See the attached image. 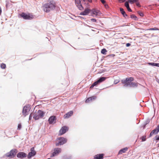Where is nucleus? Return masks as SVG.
I'll list each match as a JSON object with an SVG mask.
<instances>
[{"instance_id": "423d86ee", "label": "nucleus", "mask_w": 159, "mask_h": 159, "mask_svg": "<svg viewBox=\"0 0 159 159\" xmlns=\"http://www.w3.org/2000/svg\"><path fill=\"white\" fill-rule=\"evenodd\" d=\"M106 79V78L102 77L100 78L97 81L94 82L90 87V89L93 88L94 86H97L100 83L104 81Z\"/></svg>"}, {"instance_id": "39448f33", "label": "nucleus", "mask_w": 159, "mask_h": 159, "mask_svg": "<svg viewBox=\"0 0 159 159\" xmlns=\"http://www.w3.org/2000/svg\"><path fill=\"white\" fill-rule=\"evenodd\" d=\"M57 139L59 140V141L56 143L55 145L57 146L63 145L66 143L67 141V139L63 137H59Z\"/></svg>"}, {"instance_id": "bb28decb", "label": "nucleus", "mask_w": 159, "mask_h": 159, "mask_svg": "<svg viewBox=\"0 0 159 159\" xmlns=\"http://www.w3.org/2000/svg\"><path fill=\"white\" fill-rule=\"evenodd\" d=\"M75 2L77 6H78V5L80 4V0H75Z\"/></svg>"}, {"instance_id": "b1692460", "label": "nucleus", "mask_w": 159, "mask_h": 159, "mask_svg": "<svg viewBox=\"0 0 159 159\" xmlns=\"http://www.w3.org/2000/svg\"><path fill=\"white\" fill-rule=\"evenodd\" d=\"M151 132H152V133H153V134H158L159 132H157V131L155 129L153 130Z\"/></svg>"}, {"instance_id": "9b49d317", "label": "nucleus", "mask_w": 159, "mask_h": 159, "mask_svg": "<svg viewBox=\"0 0 159 159\" xmlns=\"http://www.w3.org/2000/svg\"><path fill=\"white\" fill-rule=\"evenodd\" d=\"M61 152V149L60 148H57L54 149V152L52 153L51 157H53L57 155Z\"/></svg>"}, {"instance_id": "8fccbe9b", "label": "nucleus", "mask_w": 159, "mask_h": 159, "mask_svg": "<svg viewBox=\"0 0 159 159\" xmlns=\"http://www.w3.org/2000/svg\"><path fill=\"white\" fill-rule=\"evenodd\" d=\"M42 101H44V102H46L47 101L46 100H43L41 101V102H42Z\"/></svg>"}, {"instance_id": "2eb2a0df", "label": "nucleus", "mask_w": 159, "mask_h": 159, "mask_svg": "<svg viewBox=\"0 0 159 159\" xmlns=\"http://www.w3.org/2000/svg\"><path fill=\"white\" fill-rule=\"evenodd\" d=\"M90 12H91V10L88 8H87L85 9L84 11L81 12L80 15H87Z\"/></svg>"}, {"instance_id": "13d9d810", "label": "nucleus", "mask_w": 159, "mask_h": 159, "mask_svg": "<svg viewBox=\"0 0 159 159\" xmlns=\"http://www.w3.org/2000/svg\"><path fill=\"white\" fill-rule=\"evenodd\" d=\"M158 147H159V144H158Z\"/></svg>"}, {"instance_id": "1a4fd4ad", "label": "nucleus", "mask_w": 159, "mask_h": 159, "mask_svg": "<svg viewBox=\"0 0 159 159\" xmlns=\"http://www.w3.org/2000/svg\"><path fill=\"white\" fill-rule=\"evenodd\" d=\"M36 154V152L34 150V147L31 148L30 149V152H29L27 155V158L29 159H30L31 157L35 155Z\"/></svg>"}, {"instance_id": "5701e85b", "label": "nucleus", "mask_w": 159, "mask_h": 159, "mask_svg": "<svg viewBox=\"0 0 159 159\" xmlns=\"http://www.w3.org/2000/svg\"><path fill=\"white\" fill-rule=\"evenodd\" d=\"M139 0H129L128 1V2L131 4H133L134 2H137Z\"/></svg>"}, {"instance_id": "c756f323", "label": "nucleus", "mask_w": 159, "mask_h": 159, "mask_svg": "<svg viewBox=\"0 0 159 159\" xmlns=\"http://www.w3.org/2000/svg\"><path fill=\"white\" fill-rule=\"evenodd\" d=\"M97 98L96 96H93L92 97H91L89 98H88L87 99H96Z\"/></svg>"}, {"instance_id": "2f4dec72", "label": "nucleus", "mask_w": 159, "mask_h": 159, "mask_svg": "<svg viewBox=\"0 0 159 159\" xmlns=\"http://www.w3.org/2000/svg\"><path fill=\"white\" fill-rule=\"evenodd\" d=\"M78 8L79 9L81 10L83 9V7L82 6V5L81 4H79V5H78V6H77Z\"/></svg>"}, {"instance_id": "72a5a7b5", "label": "nucleus", "mask_w": 159, "mask_h": 159, "mask_svg": "<svg viewBox=\"0 0 159 159\" xmlns=\"http://www.w3.org/2000/svg\"><path fill=\"white\" fill-rule=\"evenodd\" d=\"M21 127V124H19L18 125V129L20 130Z\"/></svg>"}, {"instance_id": "20e7f679", "label": "nucleus", "mask_w": 159, "mask_h": 159, "mask_svg": "<svg viewBox=\"0 0 159 159\" xmlns=\"http://www.w3.org/2000/svg\"><path fill=\"white\" fill-rule=\"evenodd\" d=\"M20 16L24 19L31 20L34 18L33 16L30 13L26 14L24 12H22L20 14Z\"/></svg>"}, {"instance_id": "dca6fc26", "label": "nucleus", "mask_w": 159, "mask_h": 159, "mask_svg": "<svg viewBox=\"0 0 159 159\" xmlns=\"http://www.w3.org/2000/svg\"><path fill=\"white\" fill-rule=\"evenodd\" d=\"M104 154H97L94 157V158L95 159H103V156Z\"/></svg>"}, {"instance_id": "49530a36", "label": "nucleus", "mask_w": 159, "mask_h": 159, "mask_svg": "<svg viewBox=\"0 0 159 159\" xmlns=\"http://www.w3.org/2000/svg\"><path fill=\"white\" fill-rule=\"evenodd\" d=\"M130 45V44L129 43H127L126 44V46L127 47L129 46Z\"/></svg>"}, {"instance_id": "6e6d98bb", "label": "nucleus", "mask_w": 159, "mask_h": 159, "mask_svg": "<svg viewBox=\"0 0 159 159\" xmlns=\"http://www.w3.org/2000/svg\"><path fill=\"white\" fill-rule=\"evenodd\" d=\"M34 96V98H36L35 97V96Z\"/></svg>"}, {"instance_id": "c9c22d12", "label": "nucleus", "mask_w": 159, "mask_h": 159, "mask_svg": "<svg viewBox=\"0 0 159 159\" xmlns=\"http://www.w3.org/2000/svg\"><path fill=\"white\" fill-rule=\"evenodd\" d=\"M155 129L157 131V132H159V125Z\"/></svg>"}, {"instance_id": "09e8293b", "label": "nucleus", "mask_w": 159, "mask_h": 159, "mask_svg": "<svg viewBox=\"0 0 159 159\" xmlns=\"http://www.w3.org/2000/svg\"><path fill=\"white\" fill-rule=\"evenodd\" d=\"M2 13V9L1 7H0V15Z\"/></svg>"}, {"instance_id": "a878e982", "label": "nucleus", "mask_w": 159, "mask_h": 159, "mask_svg": "<svg viewBox=\"0 0 159 159\" xmlns=\"http://www.w3.org/2000/svg\"><path fill=\"white\" fill-rule=\"evenodd\" d=\"M107 52V51L105 49H103L101 50V53L104 54H106V52Z\"/></svg>"}, {"instance_id": "4d7b16f0", "label": "nucleus", "mask_w": 159, "mask_h": 159, "mask_svg": "<svg viewBox=\"0 0 159 159\" xmlns=\"http://www.w3.org/2000/svg\"><path fill=\"white\" fill-rule=\"evenodd\" d=\"M143 102H144L143 100H141Z\"/></svg>"}, {"instance_id": "4c0bfd02", "label": "nucleus", "mask_w": 159, "mask_h": 159, "mask_svg": "<svg viewBox=\"0 0 159 159\" xmlns=\"http://www.w3.org/2000/svg\"><path fill=\"white\" fill-rule=\"evenodd\" d=\"M91 21H92V22H96V19H94V18H92V19H91Z\"/></svg>"}, {"instance_id": "e433bc0d", "label": "nucleus", "mask_w": 159, "mask_h": 159, "mask_svg": "<svg viewBox=\"0 0 159 159\" xmlns=\"http://www.w3.org/2000/svg\"><path fill=\"white\" fill-rule=\"evenodd\" d=\"M105 7L106 8V9H107L109 7L108 6V5H107V4H106L105 3L104 4H103Z\"/></svg>"}, {"instance_id": "6e6552de", "label": "nucleus", "mask_w": 159, "mask_h": 159, "mask_svg": "<svg viewBox=\"0 0 159 159\" xmlns=\"http://www.w3.org/2000/svg\"><path fill=\"white\" fill-rule=\"evenodd\" d=\"M134 78L133 77H129L126 78L125 80L122 81V83L124 84V86H130L132 83V81H133Z\"/></svg>"}, {"instance_id": "4468645a", "label": "nucleus", "mask_w": 159, "mask_h": 159, "mask_svg": "<svg viewBox=\"0 0 159 159\" xmlns=\"http://www.w3.org/2000/svg\"><path fill=\"white\" fill-rule=\"evenodd\" d=\"M56 120V117L55 116H51L48 119V121L50 124H52Z\"/></svg>"}, {"instance_id": "7c9ffc66", "label": "nucleus", "mask_w": 159, "mask_h": 159, "mask_svg": "<svg viewBox=\"0 0 159 159\" xmlns=\"http://www.w3.org/2000/svg\"><path fill=\"white\" fill-rule=\"evenodd\" d=\"M148 64L152 66H157V63H149Z\"/></svg>"}, {"instance_id": "a211bd4d", "label": "nucleus", "mask_w": 159, "mask_h": 159, "mask_svg": "<svg viewBox=\"0 0 159 159\" xmlns=\"http://www.w3.org/2000/svg\"><path fill=\"white\" fill-rule=\"evenodd\" d=\"M128 149V148L125 147L121 149L119 152L118 154H121L123 153H125Z\"/></svg>"}, {"instance_id": "7ed1b4c3", "label": "nucleus", "mask_w": 159, "mask_h": 159, "mask_svg": "<svg viewBox=\"0 0 159 159\" xmlns=\"http://www.w3.org/2000/svg\"><path fill=\"white\" fill-rule=\"evenodd\" d=\"M45 113L42 110H39L37 114H35L33 116V118L35 120H38L40 118H42L44 116Z\"/></svg>"}, {"instance_id": "473e14b6", "label": "nucleus", "mask_w": 159, "mask_h": 159, "mask_svg": "<svg viewBox=\"0 0 159 159\" xmlns=\"http://www.w3.org/2000/svg\"><path fill=\"white\" fill-rule=\"evenodd\" d=\"M154 140H156L157 141L159 140V136L157 135L154 138Z\"/></svg>"}, {"instance_id": "f257e3e1", "label": "nucleus", "mask_w": 159, "mask_h": 159, "mask_svg": "<svg viewBox=\"0 0 159 159\" xmlns=\"http://www.w3.org/2000/svg\"><path fill=\"white\" fill-rule=\"evenodd\" d=\"M56 7V3L53 0H48L42 6L43 10L47 13L54 10Z\"/></svg>"}, {"instance_id": "cd10ccee", "label": "nucleus", "mask_w": 159, "mask_h": 159, "mask_svg": "<svg viewBox=\"0 0 159 159\" xmlns=\"http://www.w3.org/2000/svg\"><path fill=\"white\" fill-rule=\"evenodd\" d=\"M1 67L2 69H5L6 67V64L4 63H2L1 64Z\"/></svg>"}, {"instance_id": "5fc2aeb1", "label": "nucleus", "mask_w": 159, "mask_h": 159, "mask_svg": "<svg viewBox=\"0 0 159 159\" xmlns=\"http://www.w3.org/2000/svg\"><path fill=\"white\" fill-rule=\"evenodd\" d=\"M152 100V103L153 104L154 103H153V100Z\"/></svg>"}, {"instance_id": "864d4df0", "label": "nucleus", "mask_w": 159, "mask_h": 159, "mask_svg": "<svg viewBox=\"0 0 159 159\" xmlns=\"http://www.w3.org/2000/svg\"><path fill=\"white\" fill-rule=\"evenodd\" d=\"M146 125H145H145H144V126L143 127V129H144L145 128V126H146Z\"/></svg>"}, {"instance_id": "393cba45", "label": "nucleus", "mask_w": 159, "mask_h": 159, "mask_svg": "<svg viewBox=\"0 0 159 159\" xmlns=\"http://www.w3.org/2000/svg\"><path fill=\"white\" fill-rule=\"evenodd\" d=\"M141 139L142 140V142L145 141L146 140V136H142Z\"/></svg>"}, {"instance_id": "ea45409f", "label": "nucleus", "mask_w": 159, "mask_h": 159, "mask_svg": "<svg viewBox=\"0 0 159 159\" xmlns=\"http://www.w3.org/2000/svg\"><path fill=\"white\" fill-rule=\"evenodd\" d=\"M136 5L137 6L140 7V4L139 2L137 1V2H136Z\"/></svg>"}, {"instance_id": "f704fd0d", "label": "nucleus", "mask_w": 159, "mask_h": 159, "mask_svg": "<svg viewBox=\"0 0 159 159\" xmlns=\"http://www.w3.org/2000/svg\"><path fill=\"white\" fill-rule=\"evenodd\" d=\"M33 115L32 113H31L29 116V120H31Z\"/></svg>"}, {"instance_id": "0eeeda50", "label": "nucleus", "mask_w": 159, "mask_h": 159, "mask_svg": "<svg viewBox=\"0 0 159 159\" xmlns=\"http://www.w3.org/2000/svg\"><path fill=\"white\" fill-rule=\"evenodd\" d=\"M30 106V104H27L23 107L22 113L25 116L28 115L27 112L30 111L31 109Z\"/></svg>"}, {"instance_id": "f3484780", "label": "nucleus", "mask_w": 159, "mask_h": 159, "mask_svg": "<svg viewBox=\"0 0 159 159\" xmlns=\"http://www.w3.org/2000/svg\"><path fill=\"white\" fill-rule=\"evenodd\" d=\"M73 112L72 111H70L69 112L66 114L64 116V118H68L71 116L73 114Z\"/></svg>"}, {"instance_id": "c03bdc74", "label": "nucleus", "mask_w": 159, "mask_h": 159, "mask_svg": "<svg viewBox=\"0 0 159 159\" xmlns=\"http://www.w3.org/2000/svg\"><path fill=\"white\" fill-rule=\"evenodd\" d=\"M153 134V133H152V132H151L150 134L149 137H151Z\"/></svg>"}, {"instance_id": "9d476101", "label": "nucleus", "mask_w": 159, "mask_h": 159, "mask_svg": "<svg viewBox=\"0 0 159 159\" xmlns=\"http://www.w3.org/2000/svg\"><path fill=\"white\" fill-rule=\"evenodd\" d=\"M68 127L66 126L62 127L59 131V135H61L64 134L68 131Z\"/></svg>"}, {"instance_id": "6ab92c4d", "label": "nucleus", "mask_w": 159, "mask_h": 159, "mask_svg": "<svg viewBox=\"0 0 159 159\" xmlns=\"http://www.w3.org/2000/svg\"><path fill=\"white\" fill-rule=\"evenodd\" d=\"M125 6L127 8V10L128 11H129V12H132V10L129 7V2H126L125 3Z\"/></svg>"}, {"instance_id": "de8ad7c7", "label": "nucleus", "mask_w": 159, "mask_h": 159, "mask_svg": "<svg viewBox=\"0 0 159 159\" xmlns=\"http://www.w3.org/2000/svg\"><path fill=\"white\" fill-rule=\"evenodd\" d=\"M149 122V120H147V121H146V123H145V125H146L147 124H148V123Z\"/></svg>"}, {"instance_id": "79ce46f5", "label": "nucleus", "mask_w": 159, "mask_h": 159, "mask_svg": "<svg viewBox=\"0 0 159 159\" xmlns=\"http://www.w3.org/2000/svg\"><path fill=\"white\" fill-rule=\"evenodd\" d=\"M100 1L103 4H104L105 3V1L104 0H100Z\"/></svg>"}, {"instance_id": "c85d7f7f", "label": "nucleus", "mask_w": 159, "mask_h": 159, "mask_svg": "<svg viewBox=\"0 0 159 159\" xmlns=\"http://www.w3.org/2000/svg\"><path fill=\"white\" fill-rule=\"evenodd\" d=\"M148 30H159V29L158 28L156 27V28H150L149 29H148Z\"/></svg>"}, {"instance_id": "4be33fe9", "label": "nucleus", "mask_w": 159, "mask_h": 159, "mask_svg": "<svg viewBox=\"0 0 159 159\" xmlns=\"http://www.w3.org/2000/svg\"><path fill=\"white\" fill-rule=\"evenodd\" d=\"M138 83L135 82H132L131 84L129 86L130 87H136L138 86Z\"/></svg>"}, {"instance_id": "a19ab883", "label": "nucleus", "mask_w": 159, "mask_h": 159, "mask_svg": "<svg viewBox=\"0 0 159 159\" xmlns=\"http://www.w3.org/2000/svg\"><path fill=\"white\" fill-rule=\"evenodd\" d=\"M125 1V0H119V2L120 3H122V2H124Z\"/></svg>"}, {"instance_id": "bf43d9fd", "label": "nucleus", "mask_w": 159, "mask_h": 159, "mask_svg": "<svg viewBox=\"0 0 159 159\" xmlns=\"http://www.w3.org/2000/svg\"><path fill=\"white\" fill-rule=\"evenodd\" d=\"M83 0L84 1H85V0Z\"/></svg>"}, {"instance_id": "a18cd8bd", "label": "nucleus", "mask_w": 159, "mask_h": 159, "mask_svg": "<svg viewBox=\"0 0 159 159\" xmlns=\"http://www.w3.org/2000/svg\"><path fill=\"white\" fill-rule=\"evenodd\" d=\"M131 17L132 18H134L135 17L136 18V17L135 15H132L131 16Z\"/></svg>"}, {"instance_id": "aec40b11", "label": "nucleus", "mask_w": 159, "mask_h": 159, "mask_svg": "<svg viewBox=\"0 0 159 159\" xmlns=\"http://www.w3.org/2000/svg\"><path fill=\"white\" fill-rule=\"evenodd\" d=\"M120 9L121 13L124 16V17H126L127 16V15L126 14L123 8H120Z\"/></svg>"}, {"instance_id": "412c9836", "label": "nucleus", "mask_w": 159, "mask_h": 159, "mask_svg": "<svg viewBox=\"0 0 159 159\" xmlns=\"http://www.w3.org/2000/svg\"><path fill=\"white\" fill-rule=\"evenodd\" d=\"M92 101L93 100H85V101H83L82 102H80V104L81 105L84 102H85L86 104L90 103L92 102Z\"/></svg>"}, {"instance_id": "603ef678", "label": "nucleus", "mask_w": 159, "mask_h": 159, "mask_svg": "<svg viewBox=\"0 0 159 159\" xmlns=\"http://www.w3.org/2000/svg\"><path fill=\"white\" fill-rule=\"evenodd\" d=\"M88 0L89 2H92V0Z\"/></svg>"}, {"instance_id": "58836bf2", "label": "nucleus", "mask_w": 159, "mask_h": 159, "mask_svg": "<svg viewBox=\"0 0 159 159\" xmlns=\"http://www.w3.org/2000/svg\"><path fill=\"white\" fill-rule=\"evenodd\" d=\"M119 81L117 80H115L114 81V83L115 84H116L117 83H119Z\"/></svg>"}, {"instance_id": "3c124183", "label": "nucleus", "mask_w": 159, "mask_h": 159, "mask_svg": "<svg viewBox=\"0 0 159 159\" xmlns=\"http://www.w3.org/2000/svg\"><path fill=\"white\" fill-rule=\"evenodd\" d=\"M157 66L159 67V63H157Z\"/></svg>"}, {"instance_id": "ddd939ff", "label": "nucleus", "mask_w": 159, "mask_h": 159, "mask_svg": "<svg viewBox=\"0 0 159 159\" xmlns=\"http://www.w3.org/2000/svg\"><path fill=\"white\" fill-rule=\"evenodd\" d=\"M91 11L92 12L93 14L96 16H99L101 14L99 11L95 9L91 10Z\"/></svg>"}, {"instance_id": "f8f14e48", "label": "nucleus", "mask_w": 159, "mask_h": 159, "mask_svg": "<svg viewBox=\"0 0 159 159\" xmlns=\"http://www.w3.org/2000/svg\"><path fill=\"white\" fill-rule=\"evenodd\" d=\"M26 154L23 152H20L16 154V157L18 158L23 159L27 156Z\"/></svg>"}, {"instance_id": "f03ea898", "label": "nucleus", "mask_w": 159, "mask_h": 159, "mask_svg": "<svg viewBox=\"0 0 159 159\" xmlns=\"http://www.w3.org/2000/svg\"><path fill=\"white\" fill-rule=\"evenodd\" d=\"M17 150L16 149L14 148L4 155V156L7 157H8L10 158H14L16 155L17 152Z\"/></svg>"}, {"instance_id": "37998d69", "label": "nucleus", "mask_w": 159, "mask_h": 159, "mask_svg": "<svg viewBox=\"0 0 159 159\" xmlns=\"http://www.w3.org/2000/svg\"><path fill=\"white\" fill-rule=\"evenodd\" d=\"M139 14L140 15V16H143L144 15L143 13L142 12L139 13Z\"/></svg>"}]
</instances>
